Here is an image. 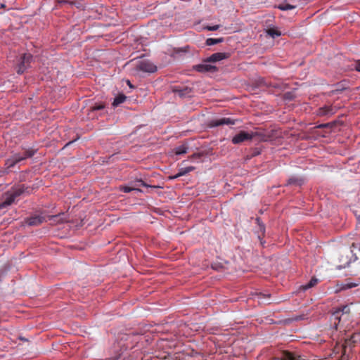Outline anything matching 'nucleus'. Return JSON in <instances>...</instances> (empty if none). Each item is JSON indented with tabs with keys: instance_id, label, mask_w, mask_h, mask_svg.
Segmentation results:
<instances>
[{
	"instance_id": "obj_7",
	"label": "nucleus",
	"mask_w": 360,
	"mask_h": 360,
	"mask_svg": "<svg viewBox=\"0 0 360 360\" xmlns=\"http://www.w3.org/2000/svg\"><path fill=\"white\" fill-rule=\"evenodd\" d=\"M46 221L45 217L41 214H34L25 219L29 226H39Z\"/></svg>"
},
{
	"instance_id": "obj_38",
	"label": "nucleus",
	"mask_w": 360,
	"mask_h": 360,
	"mask_svg": "<svg viewBox=\"0 0 360 360\" xmlns=\"http://www.w3.org/2000/svg\"><path fill=\"white\" fill-rule=\"evenodd\" d=\"M340 360H348V357L345 355H342Z\"/></svg>"
},
{
	"instance_id": "obj_23",
	"label": "nucleus",
	"mask_w": 360,
	"mask_h": 360,
	"mask_svg": "<svg viewBox=\"0 0 360 360\" xmlns=\"http://www.w3.org/2000/svg\"><path fill=\"white\" fill-rule=\"evenodd\" d=\"M32 55L30 53H25L20 58V61L24 62L25 65L29 64L32 60Z\"/></svg>"
},
{
	"instance_id": "obj_1",
	"label": "nucleus",
	"mask_w": 360,
	"mask_h": 360,
	"mask_svg": "<svg viewBox=\"0 0 360 360\" xmlns=\"http://www.w3.org/2000/svg\"><path fill=\"white\" fill-rule=\"evenodd\" d=\"M236 122H239L238 120L232 119L231 117H215L210 120L208 122V127L210 128L217 127H225L227 126L231 127L232 125H235Z\"/></svg>"
},
{
	"instance_id": "obj_31",
	"label": "nucleus",
	"mask_w": 360,
	"mask_h": 360,
	"mask_svg": "<svg viewBox=\"0 0 360 360\" xmlns=\"http://www.w3.org/2000/svg\"><path fill=\"white\" fill-rule=\"evenodd\" d=\"M234 135H240V136H243V135H264L263 134L260 133V132H255L254 134H249L248 132H246L245 131H243V130H240L239 131H238L237 133H236Z\"/></svg>"
},
{
	"instance_id": "obj_12",
	"label": "nucleus",
	"mask_w": 360,
	"mask_h": 360,
	"mask_svg": "<svg viewBox=\"0 0 360 360\" xmlns=\"http://www.w3.org/2000/svg\"><path fill=\"white\" fill-rule=\"evenodd\" d=\"M195 167H193V166H189V167H184V168H181L179 170V172L175 174L174 176H170L169 178L171 179H176L180 176H184L186 175V174L195 170Z\"/></svg>"
},
{
	"instance_id": "obj_26",
	"label": "nucleus",
	"mask_w": 360,
	"mask_h": 360,
	"mask_svg": "<svg viewBox=\"0 0 360 360\" xmlns=\"http://www.w3.org/2000/svg\"><path fill=\"white\" fill-rule=\"evenodd\" d=\"M27 69V65H25L24 62H21L19 63L17 68V73L18 75H22L24 73L25 70Z\"/></svg>"
},
{
	"instance_id": "obj_41",
	"label": "nucleus",
	"mask_w": 360,
	"mask_h": 360,
	"mask_svg": "<svg viewBox=\"0 0 360 360\" xmlns=\"http://www.w3.org/2000/svg\"><path fill=\"white\" fill-rule=\"evenodd\" d=\"M76 140H77V139H75L73 141H69V142L65 145V146H68V145H69V144H70L72 142L75 141Z\"/></svg>"
},
{
	"instance_id": "obj_20",
	"label": "nucleus",
	"mask_w": 360,
	"mask_h": 360,
	"mask_svg": "<svg viewBox=\"0 0 360 360\" xmlns=\"http://www.w3.org/2000/svg\"><path fill=\"white\" fill-rule=\"evenodd\" d=\"M224 41V39L223 37L214 39V38H208L206 39L205 44L207 46H213L217 44L221 43Z\"/></svg>"
},
{
	"instance_id": "obj_21",
	"label": "nucleus",
	"mask_w": 360,
	"mask_h": 360,
	"mask_svg": "<svg viewBox=\"0 0 360 360\" xmlns=\"http://www.w3.org/2000/svg\"><path fill=\"white\" fill-rule=\"evenodd\" d=\"M252 136H233L231 140L234 144H238L245 141H249Z\"/></svg>"
},
{
	"instance_id": "obj_4",
	"label": "nucleus",
	"mask_w": 360,
	"mask_h": 360,
	"mask_svg": "<svg viewBox=\"0 0 360 360\" xmlns=\"http://www.w3.org/2000/svg\"><path fill=\"white\" fill-rule=\"evenodd\" d=\"M136 70L144 72L153 73L157 71V67L150 60H143L137 63Z\"/></svg>"
},
{
	"instance_id": "obj_27",
	"label": "nucleus",
	"mask_w": 360,
	"mask_h": 360,
	"mask_svg": "<svg viewBox=\"0 0 360 360\" xmlns=\"http://www.w3.org/2000/svg\"><path fill=\"white\" fill-rule=\"evenodd\" d=\"M48 217L49 220H53L54 221H57L58 223H63L65 221V220L62 219L60 214L58 215L49 216Z\"/></svg>"
},
{
	"instance_id": "obj_36",
	"label": "nucleus",
	"mask_w": 360,
	"mask_h": 360,
	"mask_svg": "<svg viewBox=\"0 0 360 360\" xmlns=\"http://www.w3.org/2000/svg\"><path fill=\"white\" fill-rule=\"evenodd\" d=\"M58 4H68L69 3L68 0H58Z\"/></svg>"
},
{
	"instance_id": "obj_42",
	"label": "nucleus",
	"mask_w": 360,
	"mask_h": 360,
	"mask_svg": "<svg viewBox=\"0 0 360 360\" xmlns=\"http://www.w3.org/2000/svg\"><path fill=\"white\" fill-rule=\"evenodd\" d=\"M293 182V180L292 179H290L288 181L289 184H292Z\"/></svg>"
},
{
	"instance_id": "obj_15",
	"label": "nucleus",
	"mask_w": 360,
	"mask_h": 360,
	"mask_svg": "<svg viewBox=\"0 0 360 360\" xmlns=\"http://www.w3.org/2000/svg\"><path fill=\"white\" fill-rule=\"evenodd\" d=\"M276 7L281 11H288L297 8V4H292L284 0L282 3L279 4Z\"/></svg>"
},
{
	"instance_id": "obj_2",
	"label": "nucleus",
	"mask_w": 360,
	"mask_h": 360,
	"mask_svg": "<svg viewBox=\"0 0 360 360\" xmlns=\"http://www.w3.org/2000/svg\"><path fill=\"white\" fill-rule=\"evenodd\" d=\"M35 153V150L33 149H28L24 151L22 154L18 153L14 155L11 159L7 160L6 165L8 167H13L16 164L19 163L22 160H24L28 158L32 157Z\"/></svg>"
},
{
	"instance_id": "obj_40",
	"label": "nucleus",
	"mask_w": 360,
	"mask_h": 360,
	"mask_svg": "<svg viewBox=\"0 0 360 360\" xmlns=\"http://www.w3.org/2000/svg\"><path fill=\"white\" fill-rule=\"evenodd\" d=\"M127 84L129 85V86L130 88H134V86L131 84V82H130V81H129V80H127Z\"/></svg>"
},
{
	"instance_id": "obj_25",
	"label": "nucleus",
	"mask_w": 360,
	"mask_h": 360,
	"mask_svg": "<svg viewBox=\"0 0 360 360\" xmlns=\"http://www.w3.org/2000/svg\"><path fill=\"white\" fill-rule=\"evenodd\" d=\"M295 96L293 92L292 91H288L283 94V98L285 101H292L294 100Z\"/></svg>"
},
{
	"instance_id": "obj_35",
	"label": "nucleus",
	"mask_w": 360,
	"mask_h": 360,
	"mask_svg": "<svg viewBox=\"0 0 360 360\" xmlns=\"http://www.w3.org/2000/svg\"><path fill=\"white\" fill-rule=\"evenodd\" d=\"M200 156H201V155L200 153H194V154L191 155L189 157V158L191 160H193V159L199 158Z\"/></svg>"
},
{
	"instance_id": "obj_17",
	"label": "nucleus",
	"mask_w": 360,
	"mask_h": 360,
	"mask_svg": "<svg viewBox=\"0 0 360 360\" xmlns=\"http://www.w3.org/2000/svg\"><path fill=\"white\" fill-rule=\"evenodd\" d=\"M318 283V279L316 278H312L307 284L300 286V289L305 291Z\"/></svg>"
},
{
	"instance_id": "obj_24",
	"label": "nucleus",
	"mask_w": 360,
	"mask_h": 360,
	"mask_svg": "<svg viewBox=\"0 0 360 360\" xmlns=\"http://www.w3.org/2000/svg\"><path fill=\"white\" fill-rule=\"evenodd\" d=\"M131 184L135 188L138 186L149 187V185L146 184L142 179H136L134 181H132Z\"/></svg>"
},
{
	"instance_id": "obj_18",
	"label": "nucleus",
	"mask_w": 360,
	"mask_h": 360,
	"mask_svg": "<svg viewBox=\"0 0 360 360\" xmlns=\"http://www.w3.org/2000/svg\"><path fill=\"white\" fill-rule=\"evenodd\" d=\"M266 32L267 34L271 37L273 39H275L281 35V32L276 30L275 27H270L267 29Z\"/></svg>"
},
{
	"instance_id": "obj_10",
	"label": "nucleus",
	"mask_w": 360,
	"mask_h": 360,
	"mask_svg": "<svg viewBox=\"0 0 360 360\" xmlns=\"http://www.w3.org/2000/svg\"><path fill=\"white\" fill-rule=\"evenodd\" d=\"M189 50V46L180 48H173L171 52V56L172 57H180L188 53Z\"/></svg>"
},
{
	"instance_id": "obj_33",
	"label": "nucleus",
	"mask_w": 360,
	"mask_h": 360,
	"mask_svg": "<svg viewBox=\"0 0 360 360\" xmlns=\"http://www.w3.org/2000/svg\"><path fill=\"white\" fill-rule=\"evenodd\" d=\"M221 27L220 25H213V26H206L205 27V30H207L208 31H216L217 30H219V28Z\"/></svg>"
},
{
	"instance_id": "obj_39",
	"label": "nucleus",
	"mask_w": 360,
	"mask_h": 360,
	"mask_svg": "<svg viewBox=\"0 0 360 360\" xmlns=\"http://www.w3.org/2000/svg\"><path fill=\"white\" fill-rule=\"evenodd\" d=\"M340 310H338L334 313V316H335V319H339L338 315L339 314Z\"/></svg>"
},
{
	"instance_id": "obj_34",
	"label": "nucleus",
	"mask_w": 360,
	"mask_h": 360,
	"mask_svg": "<svg viewBox=\"0 0 360 360\" xmlns=\"http://www.w3.org/2000/svg\"><path fill=\"white\" fill-rule=\"evenodd\" d=\"M276 360H293V356H292V354L289 353V352H286L285 354V359H276Z\"/></svg>"
},
{
	"instance_id": "obj_37",
	"label": "nucleus",
	"mask_w": 360,
	"mask_h": 360,
	"mask_svg": "<svg viewBox=\"0 0 360 360\" xmlns=\"http://www.w3.org/2000/svg\"><path fill=\"white\" fill-rule=\"evenodd\" d=\"M347 310H348V307H347V306H344V307H342V311L343 313H345V312H347Z\"/></svg>"
},
{
	"instance_id": "obj_32",
	"label": "nucleus",
	"mask_w": 360,
	"mask_h": 360,
	"mask_svg": "<svg viewBox=\"0 0 360 360\" xmlns=\"http://www.w3.org/2000/svg\"><path fill=\"white\" fill-rule=\"evenodd\" d=\"M351 69L360 72V60H355L354 63L352 65Z\"/></svg>"
},
{
	"instance_id": "obj_3",
	"label": "nucleus",
	"mask_w": 360,
	"mask_h": 360,
	"mask_svg": "<svg viewBox=\"0 0 360 360\" xmlns=\"http://www.w3.org/2000/svg\"><path fill=\"white\" fill-rule=\"evenodd\" d=\"M319 128H326L327 130L325 131L326 134L328 133H337L339 130V122L335 121L333 122H328L326 124H320L314 127V131H313L314 135H321V132L318 130Z\"/></svg>"
},
{
	"instance_id": "obj_22",
	"label": "nucleus",
	"mask_w": 360,
	"mask_h": 360,
	"mask_svg": "<svg viewBox=\"0 0 360 360\" xmlns=\"http://www.w3.org/2000/svg\"><path fill=\"white\" fill-rule=\"evenodd\" d=\"M357 285L356 283H352V282H346L345 283H342L339 287H338V290H347V289H350V288H352L354 287H356Z\"/></svg>"
},
{
	"instance_id": "obj_9",
	"label": "nucleus",
	"mask_w": 360,
	"mask_h": 360,
	"mask_svg": "<svg viewBox=\"0 0 360 360\" xmlns=\"http://www.w3.org/2000/svg\"><path fill=\"white\" fill-rule=\"evenodd\" d=\"M336 112V107L333 105H324L319 108L318 115L320 116H330L335 114Z\"/></svg>"
},
{
	"instance_id": "obj_43",
	"label": "nucleus",
	"mask_w": 360,
	"mask_h": 360,
	"mask_svg": "<svg viewBox=\"0 0 360 360\" xmlns=\"http://www.w3.org/2000/svg\"><path fill=\"white\" fill-rule=\"evenodd\" d=\"M2 206L0 205V207H1Z\"/></svg>"
},
{
	"instance_id": "obj_30",
	"label": "nucleus",
	"mask_w": 360,
	"mask_h": 360,
	"mask_svg": "<svg viewBox=\"0 0 360 360\" xmlns=\"http://www.w3.org/2000/svg\"><path fill=\"white\" fill-rule=\"evenodd\" d=\"M257 221V223L259 227V231L260 232L262 233V236H264V233H265V226L264 224L260 221V219L259 218H257L256 219Z\"/></svg>"
},
{
	"instance_id": "obj_28",
	"label": "nucleus",
	"mask_w": 360,
	"mask_h": 360,
	"mask_svg": "<svg viewBox=\"0 0 360 360\" xmlns=\"http://www.w3.org/2000/svg\"><path fill=\"white\" fill-rule=\"evenodd\" d=\"M24 191V187L21 186L18 188H13L12 192L14 193V195H15V197L17 198L20 196L22 193H23Z\"/></svg>"
},
{
	"instance_id": "obj_6",
	"label": "nucleus",
	"mask_w": 360,
	"mask_h": 360,
	"mask_svg": "<svg viewBox=\"0 0 360 360\" xmlns=\"http://www.w3.org/2000/svg\"><path fill=\"white\" fill-rule=\"evenodd\" d=\"M193 70L198 72L214 73L218 71V68L210 64H198L193 66Z\"/></svg>"
},
{
	"instance_id": "obj_13",
	"label": "nucleus",
	"mask_w": 360,
	"mask_h": 360,
	"mask_svg": "<svg viewBox=\"0 0 360 360\" xmlns=\"http://www.w3.org/2000/svg\"><path fill=\"white\" fill-rule=\"evenodd\" d=\"M349 82L347 80H342L337 84H335L336 89H334L332 92L333 94L340 93L346 89H347Z\"/></svg>"
},
{
	"instance_id": "obj_5",
	"label": "nucleus",
	"mask_w": 360,
	"mask_h": 360,
	"mask_svg": "<svg viewBox=\"0 0 360 360\" xmlns=\"http://www.w3.org/2000/svg\"><path fill=\"white\" fill-rule=\"evenodd\" d=\"M230 53L226 52H217L212 54L210 56L205 58L202 61L205 63H216L229 58Z\"/></svg>"
},
{
	"instance_id": "obj_29",
	"label": "nucleus",
	"mask_w": 360,
	"mask_h": 360,
	"mask_svg": "<svg viewBox=\"0 0 360 360\" xmlns=\"http://www.w3.org/2000/svg\"><path fill=\"white\" fill-rule=\"evenodd\" d=\"M121 191L124 192V193H129L131 191H141L140 189H139L137 188H135V187H133L132 186H123V187L121 188Z\"/></svg>"
},
{
	"instance_id": "obj_11",
	"label": "nucleus",
	"mask_w": 360,
	"mask_h": 360,
	"mask_svg": "<svg viewBox=\"0 0 360 360\" xmlns=\"http://www.w3.org/2000/svg\"><path fill=\"white\" fill-rule=\"evenodd\" d=\"M105 108V105L103 103H95L93 106L91 107L90 112L88 113L89 118L94 119L95 115H94V112L102 110Z\"/></svg>"
},
{
	"instance_id": "obj_8",
	"label": "nucleus",
	"mask_w": 360,
	"mask_h": 360,
	"mask_svg": "<svg viewBox=\"0 0 360 360\" xmlns=\"http://www.w3.org/2000/svg\"><path fill=\"white\" fill-rule=\"evenodd\" d=\"M191 140L185 141L181 145L178 146L172 149V153L176 155L186 154L191 148L189 142Z\"/></svg>"
},
{
	"instance_id": "obj_14",
	"label": "nucleus",
	"mask_w": 360,
	"mask_h": 360,
	"mask_svg": "<svg viewBox=\"0 0 360 360\" xmlns=\"http://www.w3.org/2000/svg\"><path fill=\"white\" fill-rule=\"evenodd\" d=\"M174 91L178 93L180 97H190L191 94L192 93V89L188 86L183 87L181 89H175Z\"/></svg>"
},
{
	"instance_id": "obj_19",
	"label": "nucleus",
	"mask_w": 360,
	"mask_h": 360,
	"mask_svg": "<svg viewBox=\"0 0 360 360\" xmlns=\"http://www.w3.org/2000/svg\"><path fill=\"white\" fill-rule=\"evenodd\" d=\"M127 97L125 95L121 94H118L114 99L112 102V105L114 107L118 106L120 104L122 103L125 100Z\"/></svg>"
},
{
	"instance_id": "obj_16",
	"label": "nucleus",
	"mask_w": 360,
	"mask_h": 360,
	"mask_svg": "<svg viewBox=\"0 0 360 360\" xmlns=\"http://www.w3.org/2000/svg\"><path fill=\"white\" fill-rule=\"evenodd\" d=\"M15 198L16 197L12 191L6 193L3 206L11 205L15 201Z\"/></svg>"
}]
</instances>
